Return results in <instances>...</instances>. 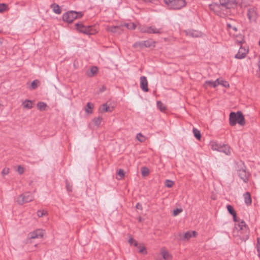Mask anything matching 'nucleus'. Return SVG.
Returning a JSON list of instances; mask_svg holds the SVG:
<instances>
[{"label": "nucleus", "mask_w": 260, "mask_h": 260, "mask_svg": "<svg viewBox=\"0 0 260 260\" xmlns=\"http://www.w3.org/2000/svg\"><path fill=\"white\" fill-rule=\"evenodd\" d=\"M233 220L238 222L235 223V228L237 231V235L234 236L235 240L237 244H240L243 242H246L249 237V229L245 222L242 220L239 222L236 216V213L232 215Z\"/></svg>", "instance_id": "1"}, {"label": "nucleus", "mask_w": 260, "mask_h": 260, "mask_svg": "<svg viewBox=\"0 0 260 260\" xmlns=\"http://www.w3.org/2000/svg\"><path fill=\"white\" fill-rule=\"evenodd\" d=\"M238 123L241 125L245 124V118L241 111L237 113L232 112L229 116V123L231 126H234Z\"/></svg>", "instance_id": "2"}, {"label": "nucleus", "mask_w": 260, "mask_h": 260, "mask_svg": "<svg viewBox=\"0 0 260 260\" xmlns=\"http://www.w3.org/2000/svg\"><path fill=\"white\" fill-rule=\"evenodd\" d=\"M83 16V14L81 12H77L74 11H68L64 13L62 15V19L64 21L71 23L75 19L80 18Z\"/></svg>", "instance_id": "3"}, {"label": "nucleus", "mask_w": 260, "mask_h": 260, "mask_svg": "<svg viewBox=\"0 0 260 260\" xmlns=\"http://www.w3.org/2000/svg\"><path fill=\"white\" fill-rule=\"evenodd\" d=\"M168 7L171 9L179 10L186 5L185 0H164Z\"/></svg>", "instance_id": "4"}, {"label": "nucleus", "mask_w": 260, "mask_h": 260, "mask_svg": "<svg viewBox=\"0 0 260 260\" xmlns=\"http://www.w3.org/2000/svg\"><path fill=\"white\" fill-rule=\"evenodd\" d=\"M34 200V196L30 192H26L20 194L17 199V202L19 205L29 203Z\"/></svg>", "instance_id": "5"}, {"label": "nucleus", "mask_w": 260, "mask_h": 260, "mask_svg": "<svg viewBox=\"0 0 260 260\" xmlns=\"http://www.w3.org/2000/svg\"><path fill=\"white\" fill-rule=\"evenodd\" d=\"M44 231L41 229H38L28 234L27 238L26 239L27 243H31V240L36 238H41L43 237Z\"/></svg>", "instance_id": "6"}, {"label": "nucleus", "mask_w": 260, "mask_h": 260, "mask_svg": "<svg viewBox=\"0 0 260 260\" xmlns=\"http://www.w3.org/2000/svg\"><path fill=\"white\" fill-rule=\"evenodd\" d=\"M106 29L107 31L111 32L118 35L121 34L123 31L122 26H107Z\"/></svg>", "instance_id": "7"}, {"label": "nucleus", "mask_w": 260, "mask_h": 260, "mask_svg": "<svg viewBox=\"0 0 260 260\" xmlns=\"http://www.w3.org/2000/svg\"><path fill=\"white\" fill-rule=\"evenodd\" d=\"M114 106H111V103L107 102L103 104L99 108V111L101 113L111 112L114 110Z\"/></svg>", "instance_id": "8"}, {"label": "nucleus", "mask_w": 260, "mask_h": 260, "mask_svg": "<svg viewBox=\"0 0 260 260\" xmlns=\"http://www.w3.org/2000/svg\"><path fill=\"white\" fill-rule=\"evenodd\" d=\"M248 52V49L243 47H240L238 53L235 55V58L237 59H243L245 57Z\"/></svg>", "instance_id": "9"}, {"label": "nucleus", "mask_w": 260, "mask_h": 260, "mask_svg": "<svg viewBox=\"0 0 260 260\" xmlns=\"http://www.w3.org/2000/svg\"><path fill=\"white\" fill-rule=\"evenodd\" d=\"M140 88L145 92H147L149 90L148 88V81L146 77L145 76L140 77Z\"/></svg>", "instance_id": "10"}, {"label": "nucleus", "mask_w": 260, "mask_h": 260, "mask_svg": "<svg viewBox=\"0 0 260 260\" xmlns=\"http://www.w3.org/2000/svg\"><path fill=\"white\" fill-rule=\"evenodd\" d=\"M220 5L227 9H230L236 6L235 1L232 0H219Z\"/></svg>", "instance_id": "11"}, {"label": "nucleus", "mask_w": 260, "mask_h": 260, "mask_svg": "<svg viewBox=\"0 0 260 260\" xmlns=\"http://www.w3.org/2000/svg\"><path fill=\"white\" fill-rule=\"evenodd\" d=\"M238 176L243 180L244 182H246L248 180L249 174L244 169H240L238 172Z\"/></svg>", "instance_id": "12"}, {"label": "nucleus", "mask_w": 260, "mask_h": 260, "mask_svg": "<svg viewBox=\"0 0 260 260\" xmlns=\"http://www.w3.org/2000/svg\"><path fill=\"white\" fill-rule=\"evenodd\" d=\"M247 14L250 21L255 20L256 18L257 14L254 8H251L248 9Z\"/></svg>", "instance_id": "13"}, {"label": "nucleus", "mask_w": 260, "mask_h": 260, "mask_svg": "<svg viewBox=\"0 0 260 260\" xmlns=\"http://www.w3.org/2000/svg\"><path fill=\"white\" fill-rule=\"evenodd\" d=\"M98 71V68L96 66H92L90 70L86 71V74L89 77H92L95 76Z\"/></svg>", "instance_id": "14"}, {"label": "nucleus", "mask_w": 260, "mask_h": 260, "mask_svg": "<svg viewBox=\"0 0 260 260\" xmlns=\"http://www.w3.org/2000/svg\"><path fill=\"white\" fill-rule=\"evenodd\" d=\"M197 235V233L196 231H187L184 234L183 238L184 241H187L192 237H195Z\"/></svg>", "instance_id": "15"}, {"label": "nucleus", "mask_w": 260, "mask_h": 260, "mask_svg": "<svg viewBox=\"0 0 260 260\" xmlns=\"http://www.w3.org/2000/svg\"><path fill=\"white\" fill-rule=\"evenodd\" d=\"M186 34L187 36L193 38L199 37L201 36L200 32L193 29H190L186 31Z\"/></svg>", "instance_id": "16"}, {"label": "nucleus", "mask_w": 260, "mask_h": 260, "mask_svg": "<svg viewBox=\"0 0 260 260\" xmlns=\"http://www.w3.org/2000/svg\"><path fill=\"white\" fill-rule=\"evenodd\" d=\"M81 32L87 35H92L94 33L95 30L91 26H85L83 29H81Z\"/></svg>", "instance_id": "17"}, {"label": "nucleus", "mask_w": 260, "mask_h": 260, "mask_svg": "<svg viewBox=\"0 0 260 260\" xmlns=\"http://www.w3.org/2000/svg\"><path fill=\"white\" fill-rule=\"evenodd\" d=\"M218 85H219V83L218 82H216V80L215 81L208 80L205 82L204 84V87L205 88H207L208 86H211L215 88Z\"/></svg>", "instance_id": "18"}, {"label": "nucleus", "mask_w": 260, "mask_h": 260, "mask_svg": "<svg viewBox=\"0 0 260 260\" xmlns=\"http://www.w3.org/2000/svg\"><path fill=\"white\" fill-rule=\"evenodd\" d=\"M243 197L244 198L245 203L247 206L250 205L252 202L250 193L249 192H246L245 193H244Z\"/></svg>", "instance_id": "19"}, {"label": "nucleus", "mask_w": 260, "mask_h": 260, "mask_svg": "<svg viewBox=\"0 0 260 260\" xmlns=\"http://www.w3.org/2000/svg\"><path fill=\"white\" fill-rule=\"evenodd\" d=\"M219 152H223L226 155L231 154V150L230 149V147L225 144H222V147L220 148L219 150Z\"/></svg>", "instance_id": "20"}, {"label": "nucleus", "mask_w": 260, "mask_h": 260, "mask_svg": "<svg viewBox=\"0 0 260 260\" xmlns=\"http://www.w3.org/2000/svg\"><path fill=\"white\" fill-rule=\"evenodd\" d=\"M143 43L144 45V47H154L155 42L153 41L152 39H149L146 41H143Z\"/></svg>", "instance_id": "21"}, {"label": "nucleus", "mask_w": 260, "mask_h": 260, "mask_svg": "<svg viewBox=\"0 0 260 260\" xmlns=\"http://www.w3.org/2000/svg\"><path fill=\"white\" fill-rule=\"evenodd\" d=\"M22 106L24 108L30 109L33 107V103L31 101L26 100L22 103Z\"/></svg>", "instance_id": "22"}, {"label": "nucleus", "mask_w": 260, "mask_h": 260, "mask_svg": "<svg viewBox=\"0 0 260 260\" xmlns=\"http://www.w3.org/2000/svg\"><path fill=\"white\" fill-rule=\"evenodd\" d=\"M94 105L92 103L88 102L87 103L86 107H85V111L88 114H91L92 113V109H93Z\"/></svg>", "instance_id": "23"}, {"label": "nucleus", "mask_w": 260, "mask_h": 260, "mask_svg": "<svg viewBox=\"0 0 260 260\" xmlns=\"http://www.w3.org/2000/svg\"><path fill=\"white\" fill-rule=\"evenodd\" d=\"M51 8H52L53 12L57 14H60L61 13V10L59 6L57 4L55 3L52 4L51 5Z\"/></svg>", "instance_id": "24"}, {"label": "nucleus", "mask_w": 260, "mask_h": 260, "mask_svg": "<svg viewBox=\"0 0 260 260\" xmlns=\"http://www.w3.org/2000/svg\"><path fill=\"white\" fill-rule=\"evenodd\" d=\"M121 25L122 26V28L125 27L130 30H134L136 28V25L133 22L125 23Z\"/></svg>", "instance_id": "25"}, {"label": "nucleus", "mask_w": 260, "mask_h": 260, "mask_svg": "<svg viewBox=\"0 0 260 260\" xmlns=\"http://www.w3.org/2000/svg\"><path fill=\"white\" fill-rule=\"evenodd\" d=\"M161 253L165 260L171 259L172 258V255L167 250H162Z\"/></svg>", "instance_id": "26"}, {"label": "nucleus", "mask_w": 260, "mask_h": 260, "mask_svg": "<svg viewBox=\"0 0 260 260\" xmlns=\"http://www.w3.org/2000/svg\"><path fill=\"white\" fill-rule=\"evenodd\" d=\"M150 30L151 34H160L163 32L161 28H157L155 26H151Z\"/></svg>", "instance_id": "27"}, {"label": "nucleus", "mask_w": 260, "mask_h": 260, "mask_svg": "<svg viewBox=\"0 0 260 260\" xmlns=\"http://www.w3.org/2000/svg\"><path fill=\"white\" fill-rule=\"evenodd\" d=\"M40 82L38 80H35L31 82L29 89L30 90L36 89L39 86Z\"/></svg>", "instance_id": "28"}, {"label": "nucleus", "mask_w": 260, "mask_h": 260, "mask_svg": "<svg viewBox=\"0 0 260 260\" xmlns=\"http://www.w3.org/2000/svg\"><path fill=\"white\" fill-rule=\"evenodd\" d=\"M142 175L144 177L147 176L150 173L149 169L146 167H143L141 169Z\"/></svg>", "instance_id": "29"}, {"label": "nucleus", "mask_w": 260, "mask_h": 260, "mask_svg": "<svg viewBox=\"0 0 260 260\" xmlns=\"http://www.w3.org/2000/svg\"><path fill=\"white\" fill-rule=\"evenodd\" d=\"M151 26H143L140 28V31L143 33L151 34Z\"/></svg>", "instance_id": "30"}, {"label": "nucleus", "mask_w": 260, "mask_h": 260, "mask_svg": "<svg viewBox=\"0 0 260 260\" xmlns=\"http://www.w3.org/2000/svg\"><path fill=\"white\" fill-rule=\"evenodd\" d=\"M133 47L136 49H142L144 48V45L143 43V41H139L135 42L133 45Z\"/></svg>", "instance_id": "31"}, {"label": "nucleus", "mask_w": 260, "mask_h": 260, "mask_svg": "<svg viewBox=\"0 0 260 260\" xmlns=\"http://www.w3.org/2000/svg\"><path fill=\"white\" fill-rule=\"evenodd\" d=\"M47 106V104L46 103H45L44 102H38L37 104V107L41 111L45 110V108H46Z\"/></svg>", "instance_id": "32"}, {"label": "nucleus", "mask_w": 260, "mask_h": 260, "mask_svg": "<svg viewBox=\"0 0 260 260\" xmlns=\"http://www.w3.org/2000/svg\"><path fill=\"white\" fill-rule=\"evenodd\" d=\"M193 133L194 136L197 139L200 140L201 138V134L200 131L196 128H193Z\"/></svg>", "instance_id": "33"}, {"label": "nucleus", "mask_w": 260, "mask_h": 260, "mask_svg": "<svg viewBox=\"0 0 260 260\" xmlns=\"http://www.w3.org/2000/svg\"><path fill=\"white\" fill-rule=\"evenodd\" d=\"M216 82H218L219 85H221L223 87H229V84L226 81H224V80H223L222 79L218 78V79H216Z\"/></svg>", "instance_id": "34"}, {"label": "nucleus", "mask_w": 260, "mask_h": 260, "mask_svg": "<svg viewBox=\"0 0 260 260\" xmlns=\"http://www.w3.org/2000/svg\"><path fill=\"white\" fill-rule=\"evenodd\" d=\"M221 147H222V144H221L213 143L211 145V148L214 150H217L219 151Z\"/></svg>", "instance_id": "35"}, {"label": "nucleus", "mask_w": 260, "mask_h": 260, "mask_svg": "<svg viewBox=\"0 0 260 260\" xmlns=\"http://www.w3.org/2000/svg\"><path fill=\"white\" fill-rule=\"evenodd\" d=\"M137 247L139 249V253L143 254H146L147 253L146 248L145 246L138 244V246Z\"/></svg>", "instance_id": "36"}, {"label": "nucleus", "mask_w": 260, "mask_h": 260, "mask_svg": "<svg viewBox=\"0 0 260 260\" xmlns=\"http://www.w3.org/2000/svg\"><path fill=\"white\" fill-rule=\"evenodd\" d=\"M156 104L157 108L160 110V111L163 112L166 110V106L161 101H157Z\"/></svg>", "instance_id": "37"}, {"label": "nucleus", "mask_w": 260, "mask_h": 260, "mask_svg": "<svg viewBox=\"0 0 260 260\" xmlns=\"http://www.w3.org/2000/svg\"><path fill=\"white\" fill-rule=\"evenodd\" d=\"M174 184V181L169 179H167L165 182V186L169 188L172 187Z\"/></svg>", "instance_id": "38"}, {"label": "nucleus", "mask_w": 260, "mask_h": 260, "mask_svg": "<svg viewBox=\"0 0 260 260\" xmlns=\"http://www.w3.org/2000/svg\"><path fill=\"white\" fill-rule=\"evenodd\" d=\"M37 214L39 217H42L47 215V212L46 211H45L44 210H39L37 211Z\"/></svg>", "instance_id": "39"}, {"label": "nucleus", "mask_w": 260, "mask_h": 260, "mask_svg": "<svg viewBox=\"0 0 260 260\" xmlns=\"http://www.w3.org/2000/svg\"><path fill=\"white\" fill-rule=\"evenodd\" d=\"M137 140L140 142H144L145 141V138L141 133H139L137 135Z\"/></svg>", "instance_id": "40"}, {"label": "nucleus", "mask_w": 260, "mask_h": 260, "mask_svg": "<svg viewBox=\"0 0 260 260\" xmlns=\"http://www.w3.org/2000/svg\"><path fill=\"white\" fill-rule=\"evenodd\" d=\"M228 212L232 215L235 214L236 213L234 208L230 205H228L226 206Z\"/></svg>", "instance_id": "41"}, {"label": "nucleus", "mask_w": 260, "mask_h": 260, "mask_svg": "<svg viewBox=\"0 0 260 260\" xmlns=\"http://www.w3.org/2000/svg\"><path fill=\"white\" fill-rule=\"evenodd\" d=\"M102 120V118L101 117H98L94 118L93 121L96 125L99 126L101 124Z\"/></svg>", "instance_id": "42"}, {"label": "nucleus", "mask_w": 260, "mask_h": 260, "mask_svg": "<svg viewBox=\"0 0 260 260\" xmlns=\"http://www.w3.org/2000/svg\"><path fill=\"white\" fill-rule=\"evenodd\" d=\"M256 249L258 252V256L260 258V238H257Z\"/></svg>", "instance_id": "43"}, {"label": "nucleus", "mask_w": 260, "mask_h": 260, "mask_svg": "<svg viewBox=\"0 0 260 260\" xmlns=\"http://www.w3.org/2000/svg\"><path fill=\"white\" fill-rule=\"evenodd\" d=\"M128 243L132 245H134L135 246H138V242L133 238H130L128 240Z\"/></svg>", "instance_id": "44"}, {"label": "nucleus", "mask_w": 260, "mask_h": 260, "mask_svg": "<svg viewBox=\"0 0 260 260\" xmlns=\"http://www.w3.org/2000/svg\"><path fill=\"white\" fill-rule=\"evenodd\" d=\"M75 26H76V29L78 31L81 32V29H83V28L84 27L85 25H84L82 23H76L75 24Z\"/></svg>", "instance_id": "45"}, {"label": "nucleus", "mask_w": 260, "mask_h": 260, "mask_svg": "<svg viewBox=\"0 0 260 260\" xmlns=\"http://www.w3.org/2000/svg\"><path fill=\"white\" fill-rule=\"evenodd\" d=\"M7 6L5 4H0V13H3L6 10Z\"/></svg>", "instance_id": "46"}, {"label": "nucleus", "mask_w": 260, "mask_h": 260, "mask_svg": "<svg viewBox=\"0 0 260 260\" xmlns=\"http://www.w3.org/2000/svg\"><path fill=\"white\" fill-rule=\"evenodd\" d=\"M118 175L120 177L119 179H122L124 177V171L122 169H119L118 172Z\"/></svg>", "instance_id": "47"}, {"label": "nucleus", "mask_w": 260, "mask_h": 260, "mask_svg": "<svg viewBox=\"0 0 260 260\" xmlns=\"http://www.w3.org/2000/svg\"><path fill=\"white\" fill-rule=\"evenodd\" d=\"M227 26H228V28L229 31H231V30H233L235 31H237V27L236 26H232L230 24H228Z\"/></svg>", "instance_id": "48"}, {"label": "nucleus", "mask_w": 260, "mask_h": 260, "mask_svg": "<svg viewBox=\"0 0 260 260\" xmlns=\"http://www.w3.org/2000/svg\"><path fill=\"white\" fill-rule=\"evenodd\" d=\"M184 234L182 232H179L177 234V238L179 240L184 241V238H183Z\"/></svg>", "instance_id": "49"}, {"label": "nucleus", "mask_w": 260, "mask_h": 260, "mask_svg": "<svg viewBox=\"0 0 260 260\" xmlns=\"http://www.w3.org/2000/svg\"><path fill=\"white\" fill-rule=\"evenodd\" d=\"M9 168H5L2 172V174L4 176L5 175H7L8 174H9Z\"/></svg>", "instance_id": "50"}, {"label": "nucleus", "mask_w": 260, "mask_h": 260, "mask_svg": "<svg viewBox=\"0 0 260 260\" xmlns=\"http://www.w3.org/2000/svg\"><path fill=\"white\" fill-rule=\"evenodd\" d=\"M17 171L18 172V173L20 174H22L24 173V168L21 167V166H19L18 167V169H17Z\"/></svg>", "instance_id": "51"}, {"label": "nucleus", "mask_w": 260, "mask_h": 260, "mask_svg": "<svg viewBox=\"0 0 260 260\" xmlns=\"http://www.w3.org/2000/svg\"><path fill=\"white\" fill-rule=\"evenodd\" d=\"M182 210L181 209H176L173 211V215L174 216L177 215L179 213L181 212Z\"/></svg>", "instance_id": "52"}, {"label": "nucleus", "mask_w": 260, "mask_h": 260, "mask_svg": "<svg viewBox=\"0 0 260 260\" xmlns=\"http://www.w3.org/2000/svg\"><path fill=\"white\" fill-rule=\"evenodd\" d=\"M66 188L68 191L71 192L72 191V187L70 185L68 181H66Z\"/></svg>", "instance_id": "53"}, {"label": "nucleus", "mask_w": 260, "mask_h": 260, "mask_svg": "<svg viewBox=\"0 0 260 260\" xmlns=\"http://www.w3.org/2000/svg\"><path fill=\"white\" fill-rule=\"evenodd\" d=\"M136 208L137 209H139V210H142L143 209V207H142V205L139 203H138L136 206Z\"/></svg>", "instance_id": "54"}, {"label": "nucleus", "mask_w": 260, "mask_h": 260, "mask_svg": "<svg viewBox=\"0 0 260 260\" xmlns=\"http://www.w3.org/2000/svg\"><path fill=\"white\" fill-rule=\"evenodd\" d=\"M105 89H106V88H105V87L104 86L102 87V88L100 89V91H101V92H103V91H105Z\"/></svg>", "instance_id": "55"}, {"label": "nucleus", "mask_w": 260, "mask_h": 260, "mask_svg": "<svg viewBox=\"0 0 260 260\" xmlns=\"http://www.w3.org/2000/svg\"><path fill=\"white\" fill-rule=\"evenodd\" d=\"M258 65V67L260 69V59H259Z\"/></svg>", "instance_id": "56"}]
</instances>
